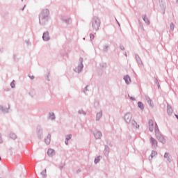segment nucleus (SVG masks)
<instances>
[{
	"mask_svg": "<svg viewBox=\"0 0 178 178\" xmlns=\"http://www.w3.org/2000/svg\"><path fill=\"white\" fill-rule=\"evenodd\" d=\"M106 66H107L106 63H101L99 64L100 69H105Z\"/></svg>",
	"mask_w": 178,
	"mask_h": 178,
	"instance_id": "obj_31",
	"label": "nucleus"
},
{
	"mask_svg": "<svg viewBox=\"0 0 178 178\" xmlns=\"http://www.w3.org/2000/svg\"><path fill=\"white\" fill-rule=\"evenodd\" d=\"M99 106V101L95 100L94 102V107L97 109Z\"/></svg>",
	"mask_w": 178,
	"mask_h": 178,
	"instance_id": "obj_34",
	"label": "nucleus"
},
{
	"mask_svg": "<svg viewBox=\"0 0 178 178\" xmlns=\"http://www.w3.org/2000/svg\"><path fill=\"white\" fill-rule=\"evenodd\" d=\"M90 26L93 31H98L101 27V19L97 16H94L90 22Z\"/></svg>",
	"mask_w": 178,
	"mask_h": 178,
	"instance_id": "obj_3",
	"label": "nucleus"
},
{
	"mask_svg": "<svg viewBox=\"0 0 178 178\" xmlns=\"http://www.w3.org/2000/svg\"><path fill=\"white\" fill-rule=\"evenodd\" d=\"M42 40L43 41H49V40H51V38L49 37V32L46 31L43 33Z\"/></svg>",
	"mask_w": 178,
	"mask_h": 178,
	"instance_id": "obj_10",
	"label": "nucleus"
},
{
	"mask_svg": "<svg viewBox=\"0 0 178 178\" xmlns=\"http://www.w3.org/2000/svg\"><path fill=\"white\" fill-rule=\"evenodd\" d=\"M44 143L47 145L51 144V134H48L47 136L44 138Z\"/></svg>",
	"mask_w": 178,
	"mask_h": 178,
	"instance_id": "obj_17",
	"label": "nucleus"
},
{
	"mask_svg": "<svg viewBox=\"0 0 178 178\" xmlns=\"http://www.w3.org/2000/svg\"><path fill=\"white\" fill-rule=\"evenodd\" d=\"M61 20L64 22V23H66L67 24H69L70 22V18L67 16H62Z\"/></svg>",
	"mask_w": 178,
	"mask_h": 178,
	"instance_id": "obj_19",
	"label": "nucleus"
},
{
	"mask_svg": "<svg viewBox=\"0 0 178 178\" xmlns=\"http://www.w3.org/2000/svg\"><path fill=\"white\" fill-rule=\"evenodd\" d=\"M115 20H116V22H117L118 26H120V24L119 22L118 21V19H116V18H115Z\"/></svg>",
	"mask_w": 178,
	"mask_h": 178,
	"instance_id": "obj_49",
	"label": "nucleus"
},
{
	"mask_svg": "<svg viewBox=\"0 0 178 178\" xmlns=\"http://www.w3.org/2000/svg\"><path fill=\"white\" fill-rule=\"evenodd\" d=\"M2 159L1 158V156H0V161Z\"/></svg>",
	"mask_w": 178,
	"mask_h": 178,
	"instance_id": "obj_56",
	"label": "nucleus"
},
{
	"mask_svg": "<svg viewBox=\"0 0 178 178\" xmlns=\"http://www.w3.org/2000/svg\"><path fill=\"white\" fill-rule=\"evenodd\" d=\"M128 97H129V99H130L131 101H136V98H134V97H130V95H128Z\"/></svg>",
	"mask_w": 178,
	"mask_h": 178,
	"instance_id": "obj_43",
	"label": "nucleus"
},
{
	"mask_svg": "<svg viewBox=\"0 0 178 178\" xmlns=\"http://www.w3.org/2000/svg\"><path fill=\"white\" fill-rule=\"evenodd\" d=\"M135 58L138 65H140V66H144V64L143 63V60H141V58H140V56H138V54H136Z\"/></svg>",
	"mask_w": 178,
	"mask_h": 178,
	"instance_id": "obj_16",
	"label": "nucleus"
},
{
	"mask_svg": "<svg viewBox=\"0 0 178 178\" xmlns=\"http://www.w3.org/2000/svg\"><path fill=\"white\" fill-rule=\"evenodd\" d=\"M49 20V10L44 9L39 15V24L40 26H45Z\"/></svg>",
	"mask_w": 178,
	"mask_h": 178,
	"instance_id": "obj_2",
	"label": "nucleus"
},
{
	"mask_svg": "<svg viewBox=\"0 0 178 178\" xmlns=\"http://www.w3.org/2000/svg\"><path fill=\"white\" fill-rule=\"evenodd\" d=\"M111 151V148H109V146L108 145H104V154L105 156H109V152Z\"/></svg>",
	"mask_w": 178,
	"mask_h": 178,
	"instance_id": "obj_13",
	"label": "nucleus"
},
{
	"mask_svg": "<svg viewBox=\"0 0 178 178\" xmlns=\"http://www.w3.org/2000/svg\"><path fill=\"white\" fill-rule=\"evenodd\" d=\"M139 26L142 29V30H144V26L143 25V22H141L140 20L138 21Z\"/></svg>",
	"mask_w": 178,
	"mask_h": 178,
	"instance_id": "obj_39",
	"label": "nucleus"
},
{
	"mask_svg": "<svg viewBox=\"0 0 178 178\" xmlns=\"http://www.w3.org/2000/svg\"><path fill=\"white\" fill-rule=\"evenodd\" d=\"M115 20H116V22H117L118 26H120V24L119 22L118 21V19H116V18H115Z\"/></svg>",
	"mask_w": 178,
	"mask_h": 178,
	"instance_id": "obj_48",
	"label": "nucleus"
},
{
	"mask_svg": "<svg viewBox=\"0 0 178 178\" xmlns=\"http://www.w3.org/2000/svg\"><path fill=\"white\" fill-rule=\"evenodd\" d=\"M170 31L173 32L175 30V24L173 22H171L170 24Z\"/></svg>",
	"mask_w": 178,
	"mask_h": 178,
	"instance_id": "obj_32",
	"label": "nucleus"
},
{
	"mask_svg": "<svg viewBox=\"0 0 178 178\" xmlns=\"http://www.w3.org/2000/svg\"><path fill=\"white\" fill-rule=\"evenodd\" d=\"M65 145H69V140L65 139Z\"/></svg>",
	"mask_w": 178,
	"mask_h": 178,
	"instance_id": "obj_45",
	"label": "nucleus"
},
{
	"mask_svg": "<svg viewBox=\"0 0 178 178\" xmlns=\"http://www.w3.org/2000/svg\"><path fill=\"white\" fill-rule=\"evenodd\" d=\"M24 1H26V0H22V2H23Z\"/></svg>",
	"mask_w": 178,
	"mask_h": 178,
	"instance_id": "obj_55",
	"label": "nucleus"
},
{
	"mask_svg": "<svg viewBox=\"0 0 178 178\" xmlns=\"http://www.w3.org/2000/svg\"><path fill=\"white\" fill-rule=\"evenodd\" d=\"M120 49L121 51H124V46H123V44H120Z\"/></svg>",
	"mask_w": 178,
	"mask_h": 178,
	"instance_id": "obj_41",
	"label": "nucleus"
},
{
	"mask_svg": "<svg viewBox=\"0 0 178 178\" xmlns=\"http://www.w3.org/2000/svg\"><path fill=\"white\" fill-rule=\"evenodd\" d=\"M150 143L152 144V146L154 147V148H156V147H158V141L155 138L151 137Z\"/></svg>",
	"mask_w": 178,
	"mask_h": 178,
	"instance_id": "obj_12",
	"label": "nucleus"
},
{
	"mask_svg": "<svg viewBox=\"0 0 178 178\" xmlns=\"http://www.w3.org/2000/svg\"><path fill=\"white\" fill-rule=\"evenodd\" d=\"M72 134L65 135V140L70 141V140H72Z\"/></svg>",
	"mask_w": 178,
	"mask_h": 178,
	"instance_id": "obj_35",
	"label": "nucleus"
},
{
	"mask_svg": "<svg viewBox=\"0 0 178 178\" xmlns=\"http://www.w3.org/2000/svg\"><path fill=\"white\" fill-rule=\"evenodd\" d=\"M123 119L127 124H131L134 129H140V124H137L135 119H133V114L131 113H126L123 116Z\"/></svg>",
	"mask_w": 178,
	"mask_h": 178,
	"instance_id": "obj_1",
	"label": "nucleus"
},
{
	"mask_svg": "<svg viewBox=\"0 0 178 178\" xmlns=\"http://www.w3.org/2000/svg\"><path fill=\"white\" fill-rule=\"evenodd\" d=\"M109 44H104L103 46V52H108V49H109Z\"/></svg>",
	"mask_w": 178,
	"mask_h": 178,
	"instance_id": "obj_28",
	"label": "nucleus"
},
{
	"mask_svg": "<svg viewBox=\"0 0 178 178\" xmlns=\"http://www.w3.org/2000/svg\"><path fill=\"white\" fill-rule=\"evenodd\" d=\"M47 154L49 156H52L53 155H55V150L52 149H49L47 151Z\"/></svg>",
	"mask_w": 178,
	"mask_h": 178,
	"instance_id": "obj_25",
	"label": "nucleus"
},
{
	"mask_svg": "<svg viewBox=\"0 0 178 178\" xmlns=\"http://www.w3.org/2000/svg\"><path fill=\"white\" fill-rule=\"evenodd\" d=\"M93 135L96 140H101V138L102 137V132L100 131H95Z\"/></svg>",
	"mask_w": 178,
	"mask_h": 178,
	"instance_id": "obj_9",
	"label": "nucleus"
},
{
	"mask_svg": "<svg viewBox=\"0 0 178 178\" xmlns=\"http://www.w3.org/2000/svg\"><path fill=\"white\" fill-rule=\"evenodd\" d=\"M94 38H95V36L94 35V34L90 33V40H91V41H92V40H94Z\"/></svg>",
	"mask_w": 178,
	"mask_h": 178,
	"instance_id": "obj_42",
	"label": "nucleus"
},
{
	"mask_svg": "<svg viewBox=\"0 0 178 178\" xmlns=\"http://www.w3.org/2000/svg\"><path fill=\"white\" fill-rule=\"evenodd\" d=\"M11 88H15L16 87V85L15 84V80H13V81L10 84Z\"/></svg>",
	"mask_w": 178,
	"mask_h": 178,
	"instance_id": "obj_37",
	"label": "nucleus"
},
{
	"mask_svg": "<svg viewBox=\"0 0 178 178\" xmlns=\"http://www.w3.org/2000/svg\"><path fill=\"white\" fill-rule=\"evenodd\" d=\"M145 98L149 106H151V108H154V103H152V100L149 98V96L145 95Z\"/></svg>",
	"mask_w": 178,
	"mask_h": 178,
	"instance_id": "obj_11",
	"label": "nucleus"
},
{
	"mask_svg": "<svg viewBox=\"0 0 178 178\" xmlns=\"http://www.w3.org/2000/svg\"><path fill=\"white\" fill-rule=\"evenodd\" d=\"M175 117L177 118V119H178V115L175 114Z\"/></svg>",
	"mask_w": 178,
	"mask_h": 178,
	"instance_id": "obj_52",
	"label": "nucleus"
},
{
	"mask_svg": "<svg viewBox=\"0 0 178 178\" xmlns=\"http://www.w3.org/2000/svg\"><path fill=\"white\" fill-rule=\"evenodd\" d=\"M159 3H160V8L163 10V14H165V9L166 8V4L163 0H159Z\"/></svg>",
	"mask_w": 178,
	"mask_h": 178,
	"instance_id": "obj_15",
	"label": "nucleus"
},
{
	"mask_svg": "<svg viewBox=\"0 0 178 178\" xmlns=\"http://www.w3.org/2000/svg\"><path fill=\"white\" fill-rule=\"evenodd\" d=\"M164 158L165 159H167L168 162H169V163H170V162H172V159H170V156H169V153L165 152L164 154Z\"/></svg>",
	"mask_w": 178,
	"mask_h": 178,
	"instance_id": "obj_24",
	"label": "nucleus"
},
{
	"mask_svg": "<svg viewBox=\"0 0 178 178\" xmlns=\"http://www.w3.org/2000/svg\"><path fill=\"white\" fill-rule=\"evenodd\" d=\"M138 108H140V109L141 111H143V110H144V104H143V102H138Z\"/></svg>",
	"mask_w": 178,
	"mask_h": 178,
	"instance_id": "obj_29",
	"label": "nucleus"
},
{
	"mask_svg": "<svg viewBox=\"0 0 178 178\" xmlns=\"http://www.w3.org/2000/svg\"><path fill=\"white\" fill-rule=\"evenodd\" d=\"M177 3H178V0L176 1Z\"/></svg>",
	"mask_w": 178,
	"mask_h": 178,
	"instance_id": "obj_54",
	"label": "nucleus"
},
{
	"mask_svg": "<svg viewBox=\"0 0 178 178\" xmlns=\"http://www.w3.org/2000/svg\"><path fill=\"white\" fill-rule=\"evenodd\" d=\"M79 172H81V170H78L77 173H79Z\"/></svg>",
	"mask_w": 178,
	"mask_h": 178,
	"instance_id": "obj_53",
	"label": "nucleus"
},
{
	"mask_svg": "<svg viewBox=\"0 0 178 178\" xmlns=\"http://www.w3.org/2000/svg\"><path fill=\"white\" fill-rule=\"evenodd\" d=\"M83 40H86V38H83Z\"/></svg>",
	"mask_w": 178,
	"mask_h": 178,
	"instance_id": "obj_57",
	"label": "nucleus"
},
{
	"mask_svg": "<svg viewBox=\"0 0 178 178\" xmlns=\"http://www.w3.org/2000/svg\"><path fill=\"white\" fill-rule=\"evenodd\" d=\"M101 118H102V111H100L99 113L96 114L97 122L101 120Z\"/></svg>",
	"mask_w": 178,
	"mask_h": 178,
	"instance_id": "obj_22",
	"label": "nucleus"
},
{
	"mask_svg": "<svg viewBox=\"0 0 178 178\" xmlns=\"http://www.w3.org/2000/svg\"><path fill=\"white\" fill-rule=\"evenodd\" d=\"M154 83L156 84L158 88H161V85H159V81H158V78L155 77Z\"/></svg>",
	"mask_w": 178,
	"mask_h": 178,
	"instance_id": "obj_36",
	"label": "nucleus"
},
{
	"mask_svg": "<svg viewBox=\"0 0 178 178\" xmlns=\"http://www.w3.org/2000/svg\"><path fill=\"white\" fill-rule=\"evenodd\" d=\"M143 20L146 23L147 26L149 24V19H148V17H147V15L143 16Z\"/></svg>",
	"mask_w": 178,
	"mask_h": 178,
	"instance_id": "obj_26",
	"label": "nucleus"
},
{
	"mask_svg": "<svg viewBox=\"0 0 178 178\" xmlns=\"http://www.w3.org/2000/svg\"><path fill=\"white\" fill-rule=\"evenodd\" d=\"M36 133H37L38 138H39V140H42L44 137V134L42 131V127H41V126L37 127Z\"/></svg>",
	"mask_w": 178,
	"mask_h": 178,
	"instance_id": "obj_6",
	"label": "nucleus"
},
{
	"mask_svg": "<svg viewBox=\"0 0 178 178\" xmlns=\"http://www.w3.org/2000/svg\"><path fill=\"white\" fill-rule=\"evenodd\" d=\"M101 158H102V156H98L95 157V161H94L95 165H97V163H99V161H101Z\"/></svg>",
	"mask_w": 178,
	"mask_h": 178,
	"instance_id": "obj_27",
	"label": "nucleus"
},
{
	"mask_svg": "<svg viewBox=\"0 0 178 178\" xmlns=\"http://www.w3.org/2000/svg\"><path fill=\"white\" fill-rule=\"evenodd\" d=\"M167 113L169 116H172L173 114V108H172V106L169 104L167 105Z\"/></svg>",
	"mask_w": 178,
	"mask_h": 178,
	"instance_id": "obj_14",
	"label": "nucleus"
},
{
	"mask_svg": "<svg viewBox=\"0 0 178 178\" xmlns=\"http://www.w3.org/2000/svg\"><path fill=\"white\" fill-rule=\"evenodd\" d=\"M26 8V5L22 8V10H24V8Z\"/></svg>",
	"mask_w": 178,
	"mask_h": 178,
	"instance_id": "obj_50",
	"label": "nucleus"
},
{
	"mask_svg": "<svg viewBox=\"0 0 178 178\" xmlns=\"http://www.w3.org/2000/svg\"><path fill=\"white\" fill-rule=\"evenodd\" d=\"M78 113L79 115H83L84 116L87 115V113H86V111H84L83 109L79 110Z\"/></svg>",
	"mask_w": 178,
	"mask_h": 178,
	"instance_id": "obj_33",
	"label": "nucleus"
},
{
	"mask_svg": "<svg viewBox=\"0 0 178 178\" xmlns=\"http://www.w3.org/2000/svg\"><path fill=\"white\" fill-rule=\"evenodd\" d=\"M42 177L47 178V169H44L43 171L40 172Z\"/></svg>",
	"mask_w": 178,
	"mask_h": 178,
	"instance_id": "obj_30",
	"label": "nucleus"
},
{
	"mask_svg": "<svg viewBox=\"0 0 178 178\" xmlns=\"http://www.w3.org/2000/svg\"><path fill=\"white\" fill-rule=\"evenodd\" d=\"M83 58L81 57L79 58L78 65L75 67V68L74 69V71L75 72V73H78V74L81 73L83 69H84V65L83 64Z\"/></svg>",
	"mask_w": 178,
	"mask_h": 178,
	"instance_id": "obj_5",
	"label": "nucleus"
},
{
	"mask_svg": "<svg viewBox=\"0 0 178 178\" xmlns=\"http://www.w3.org/2000/svg\"><path fill=\"white\" fill-rule=\"evenodd\" d=\"M29 77L31 79V80H34V75H29Z\"/></svg>",
	"mask_w": 178,
	"mask_h": 178,
	"instance_id": "obj_44",
	"label": "nucleus"
},
{
	"mask_svg": "<svg viewBox=\"0 0 178 178\" xmlns=\"http://www.w3.org/2000/svg\"><path fill=\"white\" fill-rule=\"evenodd\" d=\"M48 119H50V120H55V119H56V116L55 115V113L54 112H49L48 115Z\"/></svg>",
	"mask_w": 178,
	"mask_h": 178,
	"instance_id": "obj_20",
	"label": "nucleus"
},
{
	"mask_svg": "<svg viewBox=\"0 0 178 178\" xmlns=\"http://www.w3.org/2000/svg\"><path fill=\"white\" fill-rule=\"evenodd\" d=\"M8 137L10 138H11L12 140H16L17 138V136L16 135V134L13 133V132L10 133L8 134Z\"/></svg>",
	"mask_w": 178,
	"mask_h": 178,
	"instance_id": "obj_23",
	"label": "nucleus"
},
{
	"mask_svg": "<svg viewBox=\"0 0 178 178\" xmlns=\"http://www.w3.org/2000/svg\"><path fill=\"white\" fill-rule=\"evenodd\" d=\"M124 56L127 57V53L125 52Z\"/></svg>",
	"mask_w": 178,
	"mask_h": 178,
	"instance_id": "obj_51",
	"label": "nucleus"
},
{
	"mask_svg": "<svg viewBox=\"0 0 178 178\" xmlns=\"http://www.w3.org/2000/svg\"><path fill=\"white\" fill-rule=\"evenodd\" d=\"M3 141H2V136H1L0 135V144H2Z\"/></svg>",
	"mask_w": 178,
	"mask_h": 178,
	"instance_id": "obj_47",
	"label": "nucleus"
},
{
	"mask_svg": "<svg viewBox=\"0 0 178 178\" xmlns=\"http://www.w3.org/2000/svg\"><path fill=\"white\" fill-rule=\"evenodd\" d=\"M148 124H149V131H151V132L154 131V129L155 130V127H156V122H155V124H154V121L152 120H149Z\"/></svg>",
	"mask_w": 178,
	"mask_h": 178,
	"instance_id": "obj_8",
	"label": "nucleus"
},
{
	"mask_svg": "<svg viewBox=\"0 0 178 178\" xmlns=\"http://www.w3.org/2000/svg\"><path fill=\"white\" fill-rule=\"evenodd\" d=\"M9 109H10V106L9 105L8 107H4L3 106L0 105V112L1 113H9Z\"/></svg>",
	"mask_w": 178,
	"mask_h": 178,
	"instance_id": "obj_7",
	"label": "nucleus"
},
{
	"mask_svg": "<svg viewBox=\"0 0 178 178\" xmlns=\"http://www.w3.org/2000/svg\"><path fill=\"white\" fill-rule=\"evenodd\" d=\"M156 155H158V152L152 150L150 157H149V162H152V158H154V156H156Z\"/></svg>",
	"mask_w": 178,
	"mask_h": 178,
	"instance_id": "obj_18",
	"label": "nucleus"
},
{
	"mask_svg": "<svg viewBox=\"0 0 178 178\" xmlns=\"http://www.w3.org/2000/svg\"><path fill=\"white\" fill-rule=\"evenodd\" d=\"M65 168V165H59V169L62 170Z\"/></svg>",
	"mask_w": 178,
	"mask_h": 178,
	"instance_id": "obj_46",
	"label": "nucleus"
},
{
	"mask_svg": "<svg viewBox=\"0 0 178 178\" xmlns=\"http://www.w3.org/2000/svg\"><path fill=\"white\" fill-rule=\"evenodd\" d=\"M13 59H14L15 62H19V58H17V55L14 54Z\"/></svg>",
	"mask_w": 178,
	"mask_h": 178,
	"instance_id": "obj_38",
	"label": "nucleus"
},
{
	"mask_svg": "<svg viewBox=\"0 0 178 178\" xmlns=\"http://www.w3.org/2000/svg\"><path fill=\"white\" fill-rule=\"evenodd\" d=\"M124 80L126 84H127V85H129V84H130V83H131V79L130 78V76L129 75L124 76Z\"/></svg>",
	"mask_w": 178,
	"mask_h": 178,
	"instance_id": "obj_21",
	"label": "nucleus"
},
{
	"mask_svg": "<svg viewBox=\"0 0 178 178\" xmlns=\"http://www.w3.org/2000/svg\"><path fill=\"white\" fill-rule=\"evenodd\" d=\"M83 91L84 94H86V92H87V91H88V86H86Z\"/></svg>",
	"mask_w": 178,
	"mask_h": 178,
	"instance_id": "obj_40",
	"label": "nucleus"
},
{
	"mask_svg": "<svg viewBox=\"0 0 178 178\" xmlns=\"http://www.w3.org/2000/svg\"><path fill=\"white\" fill-rule=\"evenodd\" d=\"M155 136L157 140H159L160 143H161L162 144L166 143V140H165V138L163 137V136L161 134V133L159 132V128L158 127V124H156V127H155Z\"/></svg>",
	"mask_w": 178,
	"mask_h": 178,
	"instance_id": "obj_4",
	"label": "nucleus"
}]
</instances>
